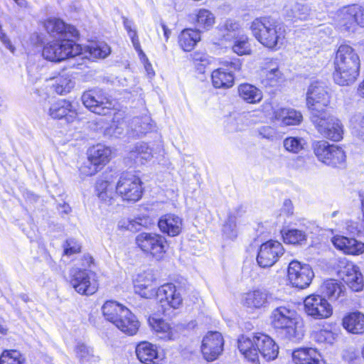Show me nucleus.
I'll list each match as a JSON object with an SVG mask.
<instances>
[{
  "mask_svg": "<svg viewBox=\"0 0 364 364\" xmlns=\"http://www.w3.org/2000/svg\"><path fill=\"white\" fill-rule=\"evenodd\" d=\"M259 134L262 136V137L274 140L277 138V132L275 129L271 127H263L259 130Z\"/></svg>",
  "mask_w": 364,
  "mask_h": 364,
  "instance_id": "57",
  "label": "nucleus"
},
{
  "mask_svg": "<svg viewBox=\"0 0 364 364\" xmlns=\"http://www.w3.org/2000/svg\"><path fill=\"white\" fill-rule=\"evenodd\" d=\"M279 347L269 336L258 333L252 338V364H259L258 353L266 360L277 357Z\"/></svg>",
  "mask_w": 364,
  "mask_h": 364,
  "instance_id": "9",
  "label": "nucleus"
},
{
  "mask_svg": "<svg viewBox=\"0 0 364 364\" xmlns=\"http://www.w3.org/2000/svg\"><path fill=\"white\" fill-rule=\"evenodd\" d=\"M304 304L307 315L315 319L327 318L333 314L331 305L321 295L311 294L306 296Z\"/></svg>",
  "mask_w": 364,
  "mask_h": 364,
  "instance_id": "15",
  "label": "nucleus"
},
{
  "mask_svg": "<svg viewBox=\"0 0 364 364\" xmlns=\"http://www.w3.org/2000/svg\"><path fill=\"white\" fill-rule=\"evenodd\" d=\"M116 193L124 200L134 203L138 201L143 193L140 178L130 172L122 173L116 185Z\"/></svg>",
  "mask_w": 364,
  "mask_h": 364,
  "instance_id": "7",
  "label": "nucleus"
},
{
  "mask_svg": "<svg viewBox=\"0 0 364 364\" xmlns=\"http://www.w3.org/2000/svg\"><path fill=\"white\" fill-rule=\"evenodd\" d=\"M262 98V92L252 85V104L259 102Z\"/></svg>",
  "mask_w": 364,
  "mask_h": 364,
  "instance_id": "64",
  "label": "nucleus"
},
{
  "mask_svg": "<svg viewBox=\"0 0 364 364\" xmlns=\"http://www.w3.org/2000/svg\"><path fill=\"white\" fill-rule=\"evenodd\" d=\"M44 27L48 33L56 39L75 38L79 35L75 27L65 24L60 18H48L44 23Z\"/></svg>",
  "mask_w": 364,
  "mask_h": 364,
  "instance_id": "21",
  "label": "nucleus"
},
{
  "mask_svg": "<svg viewBox=\"0 0 364 364\" xmlns=\"http://www.w3.org/2000/svg\"><path fill=\"white\" fill-rule=\"evenodd\" d=\"M131 319L129 320H124V318L122 319V323L124 326V328H117L123 333L132 336L134 335L139 327V322L136 319V316L132 314V317L129 316Z\"/></svg>",
  "mask_w": 364,
  "mask_h": 364,
  "instance_id": "48",
  "label": "nucleus"
},
{
  "mask_svg": "<svg viewBox=\"0 0 364 364\" xmlns=\"http://www.w3.org/2000/svg\"><path fill=\"white\" fill-rule=\"evenodd\" d=\"M136 243L143 252L157 259H161L166 252V240L159 234L141 232L136 237Z\"/></svg>",
  "mask_w": 364,
  "mask_h": 364,
  "instance_id": "10",
  "label": "nucleus"
},
{
  "mask_svg": "<svg viewBox=\"0 0 364 364\" xmlns=\"http://www.w3.org/2000/svg\"><path fill=\"white\" fill-rule=\"evenodd\" d=\"M0 364H23L22 356L17 350L4 351L0 357Z\"/></svg>",
  "mask_w": 364,
  "mask_h": 364,
  "instance_id": "46",
  "label": "nucleus"
},
{
  "mask_svg": "<svg viewBox=\"0 0 364 364\" xmlns=\"http://www.w3.org/2000/svg\"><path fill=\"white\" fill-rule=\"evenodd\" d=\"M282 211L287 215H291L294 213V206L291 200L286 199L283 203Z\"/></svg>",
  "mask_w": 364,
  "mask_h": 364,
  "instance_id": "61",
  "label": "nucleus"
},
{
  "mask_svg": "<svg viewBox=\"0 0 364 364\" xmlns=\"http://www.w3.org/2000/svg\"><path fill=\"white\" fill-rule=\"evenodd\" d=\"M102 311L105 319L117 328H124L122 319L127 321L131 319L129 316L132 317V313L129 309L114 301H106L102 307Z\"/></svg>",
  "mask_w": 364,
  "mask_h": 364,
  "instance_id": "17",
  "label": "nucleus"
},
{
  "mask_svg": "<svg viewBox=\"0 0 364 364\" xmlns=\"http://www.w3.org/2000/svg\"><path fill=\"white\" fill-rule=\"evenodd\" d=\"M287 276L293 287L302 289L310 285L314 273L309 264L293 260L288 266Z\"/></svg>",
  "mask_w": 364,
  "mask_h": 364,
  "instance_id": "14",
  "label": "nucleus"
},
{
  "mask_svg": "<svg viewBox=\"0 0 364 364\" xmlns=\"http://www.w3.org/2000/svg\"><path fill=\"white\" fill-rule=\"evenodd\" d=\"M283 146L287 151L299 154L304 149L306 141L302 137L289 136L283 141Z\"/></svg>",
  "mask_w": 364,
  "mask_h": 364,
  "instance_id": "43",
  "label": "nucleus"
},
{
  "mask_svg": "<svg viewBox=\"0 0 364 364\" xmlns=\"http://www.w3.org/2000/svg\"><path fill=\"white\" fill-rule=\"evenodd\" d=\"M232 50L240 55L248 54L250 51L248 38L247 36L237 37L232 46Z\"/></svg>",
  "mask_w": 364,
  "mask_h": 364,
  "instance_id": "50",
  "label": "nucleus"
},
{
  "mask_svg": "<svg viewBox=\"0 0 364 364\" xmlns=\"http://www.w3.org/2000/svg\"><path fill=\"white\" fill-rule=\"evenodd\" d=\"M343 326L352 333L361 334L364 333V314L360 312L349 314L343 318Z\"/></svg>",
  "mask_w": 364,
  "mask_h": 364,
  "instance_id": "32",
  "label": "nucleus"
},
{
  "mask_svg": "<svg viewBox=\"0 0 364 364\" xmlns=\"http://www.w3.org/2000/svg\"><path fill=\"white\" fill-rule=\"evenodd\" d=\"M313 337L318 343L331 342L333 338V333L326 329H321L314 332Z\"/></svg>",
  "mask_w": 364,
  "mask_h": 364,
  "instance_id": "55",
  "label": "nucleus"
},
{
  "mask_svg": "<svg viewBox=\"0 0 364 364\" xmlns=\"http://www.w3.org/2000/svg\"><path fill=\"white\" fill-rule=\"evenodd\" d=\"M292 359L296 364H326L321 353L313 348H301L292 353Z\"/></svg>",
  "mask_w": 364,
  "mask_h": 364,
  "instance_id": "27",
  "label": "nucleus"
},
{
  "mask_svg": "<svg viewBox=\"0 0 364 364\" xmlns=\"http://www.w3.org/2000/svg\"><path fill=\"white\" fill-rule=\"evenodd\" d=\"M155 277L151 271H145L136 275L134 282L154 284Z\"/></svg>",
  "mask_w": 364,
  "mask_h": 364,
  "instance_id": "56",
  "label": "nucleus"
},
{
  "mask_svg": "<svg viewBox=\"0 0 364 364\" xmlns=\"http://www.w3.org/2000/svg\"><path fill=\"white\" fill-rule=\"evenodd\" d=\"M306 100V107L311 112V118L328 112L326 109L331 102L328 87L323 82H313L308 87Z\"/></svg>",
  "mask_w": 364,
  "mask_h": 364,
  "instance_id": "5",
  "label": "nucleus"
},
{
  "mask_svg": "<svg viewBox=\"0 0 364 364\" xmlns=\"http://www.w3.org/2000/svg\"><path fill=\"white\" fill-rule=\"evenodd\" d=\"M152 157L151 149L146 143H137L134 150L130 152V158L134 159L136 162L143 163L144 161H149Z\"/></svg>",
  "mask_w": 364,
  "mask_h": 364,
  "instance_id": "40",
  "label": "nucleus"
},
{
  "mask_svg": "<svg viewBox=\"0 0 364 364\" xmlns=\"http://www.w3.org/2000/svg\"><path fill=\"white\" fill-rule=\"evenodd\" d=\"M85 48L93 58H105L111 52L110 47L103 42L91 43Z\"/></svg>",
  "mask_w": 364,
  "mask_h": 364,
  "instance_id": "41",
  "label": "nucleus"
},
{
  "mask_svg": "<svg viewBox=\"0 0 364 364\" xmlns=\"http://www.w3.org/2000/svg\"><path fill=\"white\" fill-rule=\"evenodd\" d=\"M284 253L282 244L277 240H270L260 245L256 257L257 263L262 268L271 267Z\"/></svg>",
  "mask_w": 364,
  "mask_h": 364,
  "instance_id": "12",
  "label": "nucleus"
},
{
  "mask_svg": "<svg viewBox=\"0 0 364 364\" xmlns=\"http://www.w3.org/2000/svg\"><path fill=\"white\" fill-rule=\"evenodd\" d=\"M191 58L200 73L204 72L205 67L210 63L208 55L204 53L194 52L191 54Z\"/></svg>",
  "mask_w": 364,
  "mask_h": 364,
  "instance_id": "52",
  "label": "nucleus"
},
{
  "mask_svg": "<svg viewBox=\"0 0 364 364\" xmlns=\"http://www.w3.org/2000/svg\"><path fill=\"white\" fill-rule=\"evenodd\" d=\"M311 122L318 132L324 138L339 141L343 138L344 127L341 121L329 112L311 117Z\"/></svg>",
  "mask_w": 364,
  "mask_h": 364,
  "instance_id": "6",
  "label": "nucleus"
},
{
  "mask_svg": "<svg viewBox=\"0 0 364 364\" xmlns=\"http://www.w3.org/2000/svg\"><path fill=\"white\" fill-rule=\"evenodd\" d=\"M75 82L69 76H60L55 80V90L61 95L69 93L74 87Z\"/></svg>",
  "mask_w": 364,
  "mask_h": 364,
  "instance_id": "44",
  "label": "nucleus"
},
{
  "mask_svg": "<svg viewBox=\"0 0 364 364\" xmlns=\"http://www.w3.org/2000/svg\"><path fill=\"white\" fill-rule=\"evenodd\" d=\"M159 229L169 236L178 235L183 226L182 219L173 214H166L162 216L158 223Z\"/></svg>",
  "mask_w": 364,
  "mask_h": 364,
  "instance_id": "29",
  "label": "nucleus"
},
{
  "mask_svg": "<svg viewBox=\"0 0 364 364\" xmlns=\"http://www.w3.org/2000/svg\"><path fill=\"white\" fill-rule=\"evenodd\" d=\"M200 31L196 29L186 28L178 36L179 46L186 52L192 50L197 43L200 41Z\"/></svg>",
  "mask_w": 364,
  "mask_h": 364,
  "instance_id": "34",
  "label": "nucleus"
},
{
  "mask_svg": "<svg viewBox=\"0 0 364 364\" xmlns=\"http://www.w3.org/2000/svg\"><path fill=\"white\" fill-rule=\"evenodd\" d=\"M149 323L160 339L171 341L178 336L177 327L171 326L162 318L149 317Z\"/></svg>",
  "mask_w": 364,
  "mask_h": 364,
  "instance_id": "26",
  "label": "nucleus"
},
{
  "mask_svg": "<svg viewBox=\"0 0 364 364\" xmlns=\"http://www.w3.org/2000/svg\"><path fill=\"white\" fill-rule=\"evenodd\" d=\"M81 101L87 109L100 115L107 114L114 107L108 94L100 88L84 92Z\"/></svg>",
  "mask_w": 364,
  "mask_h": 364,
  "instance_id": "8",
  "label": "nucleus"
},
{
  "mask_svg": "<svg viewBox=\"0 0 364 364\" xmlns=\"http://www.w3.org/2000/svg\"><path fill=\"white\" fill-rule=\"evenodd\" d=\"M284 14L287 18L293 21L312 20L317 17L316 10L307 4L291 2L284 8Z\"/></svg>",
  "mask_w": 364,
  "mask_h": 364,
  "instance_id": "20",
  "label": "nucleus"
},
{
  "mask_svg": "<svg viewBox=\"0 0 364 364\" xmlns=\"http://www.w3.org/2000/svg\"><path fill=\"white\" fill-rule=\"evenodd\" d=\"M273 118L283 126L299 125L303 121L301 112L291 107H277L273 111Z\"/></svg>",
  "mask_w": 364,
  "mask_h": 364,
  "instance_id": "25",
  "label": "nucleus"
},
{
  "mask_svg": "<svg viewBox=\"0 0 364 364\" xmlns=\"http://www.w3.org/2000/svg\"><path fill=\"white\" fill-rule=\"evenodd\" d=\"M156 295L164 306V303H166L173 309H178L182 304V298L181 294L177 291L176 287L171 283H168L160 287Z\"/></svg>",
  "mask_w": 364,
  "mask_h": 364,
  "instance_id": "23",
  "label": "nucleus"
},
{
  "mask_svg": "<svg viewBox=\"0 0 364 364\" xmlns=\"http://www.w3.org/2000/svg\"><path fill=\"white\" fill-rule=\"evenodd\" d=\"M82 53V46L70 38L51 41L43 46L42 51L46 60L55 63L74 58Z\"/></svg>",
  "mask_w": 364,
  "mask_h": 364,
  "instance_id": "4",
  "label": "nucleus"
},
{
  "mask_svg": "<svg viewBox=\"0 0 364 364\" xmlns=\"http://www.w3.org/2000/svg\"><path fill=\"white\" fill-rule=\"evenodd\" d=\"M272 326L277 330L281 338L297 342L304 336L297 313L286 306L274 309L270 316Z\"/></svg>",
  "mask_w": 364,
  "mask_h": 364,
  "instance_id": "3",
  "label": "nucleus"
},
{
  "mask_svg": "<svg viewBox=\"0 0 364 364\" xmlns=\"http://www.w3.org/2000/svg\"><path fill=\"white\" fill-rule=\"evenodd\" d=\"M333 79L336 84L345 86L353 84L360 73V60L355 50L348 45H341L334 60Z\"/></svg>",
  "mask_w": 364,
  "mask_h": 364,
  "instance_id": "1",
  "label": "nucleus"
},
{
  "mask_svg": "<svg viewBox=\"0 0 364 364\" xmlns=\"http://www.w3.org/2000/svg\"><path fill=\"white\" fill-rule=\"evenodd\" d=\"M64 253L66 255H71L80 252L81 245L74 239H68L64 245Z\"/></svg>",
  "mask_w": 364,
  "mask_h": 364,
  "instance_id": "54",
  "label": "nucleus"
},
{
  "mask_svg": "<svg viewBox=\"0 0 364 364\" xmlns=\"http://www.w3.org/2000/svg\"><path fill=\"white\" fill-rule=\"evenodd\" d=\"M224 339L218 331H209L203 337L201 352L207 361L215 360L223 351Z\"/></svg>",
  "mask_w": 364,
  "mask_h": 364,
  "instance_id": "16",
  "label": "nucleus"
},
{
  "mask_svg": "<svg viewBox=\"0 0 364 364\" xmlns=\"http://www.w3.org/2000/svg\"><path fill=\"white\" fill-rule=\"evenodd\" d=\"M212 83L215 88L227 89L232 87L234 76L230 72H226L223 68H218L212 72Z\"/></svg>",
  "mask_w": 364,
  "mask_h": 364,
  "instance_id": "36",
  "label": "nucleus"
},
{
  "mask_svg": "<svg viewBox=\"0 0 364 364\" xmlns=\"http://www.w3.org/2000/svg\"><path fill=\"white\" fill-rule=\"evenodd\" d=\"M262 72L264 75L262 82L265 86L279 87L285 81V77L279 68L277 59L266 58L262 63Z\"/></svg>",
  "mask_w": 364,
  "mask_h": 364,
  "instance_id": "18",
  "label": "nucleus"
},
{
  "mask_svg": "<svg viewBox=\"0 0 364 364\" xmlns=\"http://www.w3.org/2000/svg\"><path fill=\"white\" fill-rule=\"evenodd\" d=\"M339 274L345 283L355 291L362 290L363 287V277L357 267L351 262L341 261Z\"/></svg>",
  "mask_w": 364,
  "mask_h": 364,
  "instance_id": "19",
  "label": "nucleus"
},
{
  "mask_svg": "<svg viewBox=\"0 0 364 364\" xmlns=\"http://www.w3.org/2000/svg\"><path fill=\"white\" fill-rule=\"evenodd\" d=\"M111 149L102 144H97L88 151V157L100 167L105 165L110 160Z\"/></svg>",
  "mask_w": 364,
  "mask_h": 364,
  "instance_id": "35",
  "label": "nucleus"
},
{
  "mask_svg": "<svg viewBox=\"0 0 364 364\" xmlns=\"http://www.w3.org/2000/svg\"><path fill=\"white\" fill-rule=\"evenodd\" d=\"M74 350L80 364H97L100 361L94 349L84 343H77Z\"/></svg>",
  "mask_w": 364,
  "mask_h": 364,
  "instance_id": "33",
  "label": "nucleus"
},
{
  "mask_svg": "<svg viewBox=\"0 0 364 364\" xmlns=\"http://www.w3.org/2000/svg\"><path fill=\"white\" fill-rule=\"evenodd\" d=\"M134 291L144 298H151L156 295L154 284L134 282Z\"/></svg>",
  "mask_w": 364,
  "mask_h": 364,
  "instance_id": "47",
  "label": "nucleus"
},
{
  "mask_svg": "<svg viewBox=\"0 0 364 364\" xmlns=\"http://www.w3.org/2000/svg\"><path fill=\"white\" fill-rule=\"evenodd\" d=\"M237 348L241 355L247 361L250 360V338L245 335H241L237 339Z\"/></svg>",
  "mask_w": 364,
  "mask_h": 364,
  "instance_id": "49",
  "label": "nucleus"
},
{
  "mask_svg": "<svg viewBox=\"0 0 364 364\" xmlns=\"http://www.w3.org/2000/svg\"><path fill=\"white\" fill-rule=\"evenodd\" d=\"M313 148L318 159L326 165L336 166L343 164L346 160V154L342 148L326 141L315 142Z\"/></svg>",
  "mask_w": 364,
  "mask_h": 364,
  "instance_id": "11",
  "label": "nucleus"
},
{
  "mask_svg": "<svg viewBox=\"0 0 364 364\" xmlns=\"http://www.w3.org/2000/svg\"><path fill=\"white\" fill-rule=\"evenodd\" d=\"M351 9V15L353 16V19L356 28L358 26L364 28V7L359 4L350 5Z\"/></svg>",
  "mask_w": 364,
  "mask_h": 364,
  "instance_id": "53",
  "label": "nucleus"
},
{
  "mask_svg": "<svg viewBox=\"0 0 364 364\" xmlns=\"http://www.w3.org/2000/svg\"><path fill=\"white\" fill-rule=\"evenodd\" d=\"M238 93L244 100H249L250 99V84H241L238 87Z\"/></svg>",
  "mask_w": 364,
  "mask_h": 364,
  "instance_id": "59",
  "label": "nucleus"
},
{
  "mask_svg": "<svg viewBox=\"0 0 364 364\" xmlns=\"http://www.w3.org/2000/svg\"><path fill=\"white\" fill-rule=\"evenodd\" d=\"M283 240L287 244L303 245L306 242L307 236L305 232L299 229H289L282 232Z\"/></svg>",
  "mask_w": 364,
  "mask_h": 364,
  "instance_id": "37",
  "label": "nucleus"
},
{
  "mask_svg": "<svg viewBox=\"0 0 364 364\" xmlns=\"http://www.w3.org/2000/svg\"><path fill=\"white\" fill-rule=\"evenodd\" d=\"M270 294L266 289H257L252 292V308L262 309L267 306Z\"/></svg>",
  "mask_w": 364,
  "mask_h": 364,
  "instance_id": "42",
  "label": "nucleus"
},
{
  "mask_svg": "<svg viewBox=\"0 0 364 364\" xmlns=\"http://www.w3.org/2000/svg\"><path fill=\"white\" fill-rule=\"evenodd\" d=\"M252 34L264 47L281 49L286 43V29L282 23L269 18H256L252 22Z\"/></svg>",
  "mask_w": 364,
  "mask_h": 364,
  "instance_id": "2",
  "label": "nucleus"
},
{
  "mask_svg": "<svg viewBox=\"0 0 364 364\" xmlns=\"http://www.w3.org/2000/svg\"><path fill=\"white\" fill-rule=\"evenodd\" d=\"M136 354L140 362L144 364H159L163 360L157 347L147 341L141 342L136 346Z\"/></svg>",
  "mask_w": 364,
  "mask_h": 364,
  "instance_id": "24",
  "label": "nucleus"
},
{
  "mask_svg": "<svg viewBox=\"0 0 364 364\" xmlns=\"http://www.w3.org/2000/svg\"><path fill=\"white\" fill-rule=\"evenodd\" d=\"M101 167L95 164L92 160L87 158V160L83 163L79 168L82 177L91 176L95 175Z\"/></svg>",
  "mask_w": 364,
  "mask_h": 364,
  "instance_id": "51",
  "label": "nucleus"
},
{
  "mask_svg": "<svg viewBox=\"0 0 364 364\" xmlns=\"http://www.w3.org/2000/svg\"><path fill=\"white\" fill-rule=\"evenodd\" d=\"M126 127V124L124 122L116 124L114 121L113 124L111 125L110 130L112 131V134L118 137L123 134Z\"/></svg>",
  "mask_w": 364,
  "mask_h": 364,
  "instance_id": "60",
  "label": "nucleus"
},
{
  "mask_svg": "<svg viewBox=\"0 0 364 364\" xmlns=\"http://www.w3.org/2000/svg\"><path fill=\"white\" fill-rule=\"evenodd\" d=\"M48 114L53 119L65 118L68 122H73L77 115L72 102L66 100H59L53 102L48 110Z\"/></svg>",
  "mask_w": 364,
  "mask_h": 364,
  "instance_id": "22",
  "label": "nucleus"
},
{
  "mask_svg": "<svg viewBox=\"0 0 364 364\" xmlns=\"http://www.w3.org/2000/svg\"><path fill=\"white\" fill-rule=\"evenodd\" d=\"M223 235L228 239L233 240L237 236L236 228V218L232 214H229L227 220L223 227Z\"/></svg>",
  "mask_w": 364,
  "mask_h": 364,
  "instance_id": "45",
  "label": "nucleus"
},
{
  "mask_svg": "<svg viewBox=\"0 0 364 364\" xmlns=\"http://www.w3.org/2000/svg\"><path fill=\"white\" fill-rule=\"evenodd\" d=\"M113 191L112 188L107 190L105 192H101L100 193H97L98 198L106 205H111L113 204L114 198H113Z\"/></svg>",
  "mask_w": 364,
  "mask_h": 364,
  "instance_id": "58",
  "label": "nucleus"
},
{
  "mask_svg": "<svg viewBox=\"0 0 364 364\" xmlns=\"http://www.w3.org/2000/svg\"><path fill=\"white\" fill-rule=\"evenodd\" d=\"M352 122L354 123L355 127L364 128V112L363 113L355 114L352 118Z\"/></svg>",
  "mask_w": 364,
  "mask_h": 364,
  "instance_id": "63",
  "label": "nucleus"
},
{
  "mask_svg": "<svg viewBox=\"0 0 364 364\" xmlns=\"http://www.w3.org/2000/svg\"><path fill=\"white\" fill-rule=\"evenodd\" d=\"M215 23V16L209 11L205 9H200L196 14V26L200 30H209Z\"/></svg>",
  "mask_w": 364,
  "mask_h": 364,
  "instance_id": "38",
  "label": "nucleus"
},
{
  "mask_svg": "<svg viewBox=\"0 0 364 364\" xmlns=\"http://www.w3.org/2000/svg\"><path fill=\"white\" fill-rule=\"evenodd\" d=\"M110 184L107 181L103 180H99L97 181L96 183V191L97 193H100L101 192H105L107 190L110 189L109 187Z\"/></svg>",
  "mask_w": 364,
  "mask_h": 364,
  "instance_id": "62",
  "label": "nucleus"
},
{
  "mask_svg": "<svg viewBox=\"0 0 364 364\" xmlns=\"http://www.w3.org/2000/svg\"><path fill=\"white\" fill-rule=\"evenodd\" d=\"M151 129L152 125L149 123L148 117L144 119L135 118L132 122V130L129 134L132 136L141 137L151 131Z\"/></svg>",
  "mask_w": 364,
  "mask_h": 364,
  "instance_id": "39",
  "label": "nucleus"
},
{
  "mask_svg": "<svg viewBox=\"0 0 364 364\" xmlns=\"http://www.w3.org/2000/svg\"><path fill=\"white\" fill-rule=\"evenodd\" d=\"M336 22L338 27L341 31L353 33L357 29L353 16L351 15L350 5L343 6L337 11Z\"/></svg>",
  "mask_w": 364,
  "mask_h": 364,
  "instance_id": "31",
  "label": "nucleus"
},
{
  "mask_svg": "<svg viewBox=\"0 0 364 364\" xmlns=\"http://www.w3.org/2000/svg\"><path fill=\"white\" fill-rule=\"evenodd\" d=\"M86 269L73 267L70 270V284L75 290L82 295H92L98 289V283Z\"/></svg>",
  "mask_w": 364,
  "mask_h": 364,
  "instance_id": "13",
  "label": "nucleus"
},
{
  "mask_svg": "<svg viewBox=\"0 0 364 364\" xmlns=\"http://www.w3.org/2000/svg\"><path fill=\"white\" fill-rule=\"evenodd\" d=\"M333 245L348 255H359L364 252V243L358 242L355 238L336 235L332 240Z\"/></svg>",
  "mask_w": 364,
  "mask_h": 364,
  "instance_id": "28",
  "label": "nucleus"
},
{
  "mask_svg": "<svg viewBox=\"0 0 364 364\" xmlns=\"http://www.w3.org/2000/svg\"><path fill=\"white\" fill-rule=\"evenodd\" d=\"M320 291L323 297L331 301H336L343 295L344 286L337 280L328 279L321 284Z\"/></svg>",
  "mask_w": 364,
  "mask_h": 364,
  "instance_id": "30",
  "label": "nucleus"
}]
</instances>
